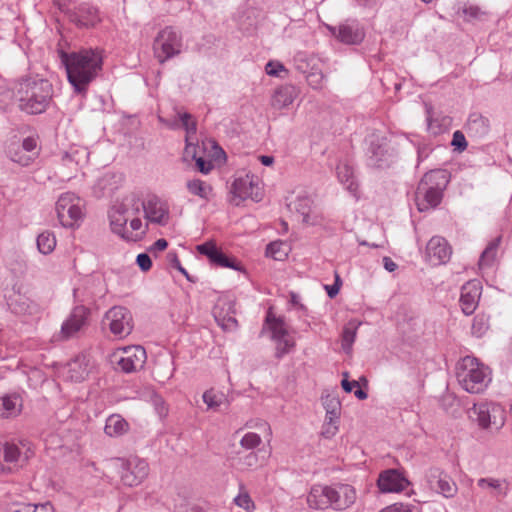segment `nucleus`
I'll return each instance as SVG.
<instances>
[{
  "label": "nucleus",
  "instance_id": "38",
  "mask_svg": "<svg viewBox=\"0 0 512 512\" xmlns=\"http://www.w3.org/2000/svg\"><path fill=\"white\" fill-rule=\"evenodd\" d=\"M233 502L236 506L244 509L247 512H253L256 508L253 499L243 486L239 487V492L234 497Z\"/></svg>",
  "mask_w": 512,
  "mask_h": 512
},
{
  "label": "nucleus",
  "instance_id": "18",
  "mask_svg": "<svg viewBox=\"0 0 512 512\" xmlns=\"http://www.w3.org/2000/svg\"><path fill=\"white\" fill-rule=\"evenodd\" d=\"M141 203L134 195H129L123 198L122 201L116 202L109 211L110 226L113 230L114 214L118 212L123 219H125V226H128L130 219L138 216L140 212Z\"/></svg>",
  "mask_w": 512,
  "mask_h": 512
},
{
  "label": "nucleus",
  "instance_id": "37",
  "mask_svg": "<svg viewBox=\"0 0 512 512\" xmlns=\"http://www.w3.org/2000/svg\"><path fill=\"white\" fill-rule=\"evenodd\" d=\"M361 325L360 321L351 320L344 327L342 334V345L345 350H349L355 341L358 327Z\"/></svg>",
  "mask_w": 512,
  "mask_h": 512
},
{
  "label": "nucleus",
  "instance_id": "5",
  "mask_svg": "<svg viewBox=\"0 0 512 512\" xmlns=\"http://www.w3.org/2000/svg\"><path fill=\"white\" fill-rule=\"evenodd\" d=\"M111 464L114 468L121 469L120 481L127 487L139 486L150 473L148 462L138 456L116 458L112 460Z\"/></svg>",
  "mask_w": 512,
  "mask_h": 512
},
{
  "label": "nucleus",
  "instance_id": "30",
  "mask_svg": "<svg viewBox=\"0 0 512 512\" xmlns=\"http://www.w3.org/2000/svg\"><path fill=\"white\" fill-rule=\"evenodd\" d=\"M104 431L110 437H119L129 431V424L121 415L113 414L107 418Z\"/></svg>",
  "mask_w": 512,
  "mask_h": 512
},
{
  "label": "nucleus",
  "instance_id": "39",
  "mask_svg": "<svg viewBox=\"0 0 512 512\" xmlns=\"http://www.w3.org/2000/svg\"><path fill=\"white\" fill-rule=\"evenodd\" d=\"M289 253V247L282 241H275L270 243L266 249V255L275 260H284Z\"/></svg>",
  "mask_w": 512,
  "mask_h": 512
},
{
  "label": "nucleus",
  "instance_id": "36",
  "mask_svg": "<svg viewBox=\"0 0 512 512\" xmlns=\"http://www.w3.org/2000/svg\"><path fill=\"white\" fill-rule=\"evenodd\" d=\"M437 491L444 497H453L457 492V485L449 476L440 474L437 481Z\"/></svg>",
  "mask_w": 512,
  "mask_h": 512
},
{
  "label": "nucleus",
  "instance_id": "47",
  "mask_svg": "<svg viewBox=\"0 0 512 512\" xmlns=\"http://www.w3.org/2000/svg\"><path fill=\"white\" fill-rule=\"evenodd\" d=\"M213 264L216 266H219V267H224V268H232L235 270L239 269L235 260L228 258L222 251H220V253L218 254V256Z\"/></svg>",
  "mask_w": 512,
  "mask_h": 512
},
{
  "label": "nucleus",
  "instance_id": "48",
  "mask_svg": "<svg viewBox=\"0 0 512 512\" xmlns=\"http://www.w3.org/2000/svg\"><path fill=\"white\" fill-rule=\"evenodd\" d=\"M213 264L216 266H219V267H224V268H232L235 270L239 269L235 260L228 258L222 251H220V253L218 254V256Z\"/></svg>",
  "mask_w": 512,
  "mask_h": 512
},
{
  "label": "nucleus",
  "instance_id": "2",
  "mask_svg": "<svg viewBox=\"0 0 512 512\" xmlns=\"http://www.w3.org/2000/svg\"><path fill=\"white\" fill-rule=\"evenodd\" d=\"M19 108L28 114L44 112L53 95V88L49 81L44 79H25L17 88Z\"/></svg>",
  "mask_w": 512,
  "mask_h": 512
},
{
  "label": "nucleus",
  "instance_id": "10",
  "mask_svg": "<svg viewBox=\"0 0 512 512\" xmlns=\"http://www.w3.org/2000/svg\"><path fill=\"white\" fill-rule=\"evenodd\" d=\"M34 455V447L27 441L6 442L3 445V464L9 469V473L26 465Z\"/></svg>",
  "mask_w": 512,
  "mask_h": 512
},
{
  "label": "nucleus",
  "instance_id": "7",
  "mask_svg": "<svg viewBox=\"0 0 512 512\" xmlns=\"http://www.w3.org/2000/svg\"><path fill=\"white\" fill-rule=\"evenodd\" d=\"M146 351L139 345L115 349L110 355V361L117 369L131 373L143 367L146 362Z\"/></svg>",
  "mask_w": 512,
  "mask_h": 512
},
{
  "label": "nucleus",
  "instance_id": "35",
  "mask_svg": "<svg viewBox=\"0 0 512 512\" xmlns=\"http://www.w3.org/2000/svg\"><path fill=\"white\" fill-rule=\"evenodd\" d=\"M180 119L186 130V151L189 152L190 149L193 148V136L196 133V122L188 113L180 114Z\"/></svg>",
  "mask_w": 512,
  "mask_h": 512
},
{
  "label": "nucleus",
  "instance_id": "57",
  "mask_svg": "<svg viewBox=\"0 0 512 512\" xmlns=\"http://www.w3.org/2000/svg\"><path fill=\"white\" fill-rule=\"evenodd\" d=\"M348 377H349V374L347 372H344L343 379L341 381V386L345 392L350 393V392H352V385H358V381H356V380L349 381Z\"/></svg>",
  "mask_w": 512,
  "mask_h": 512
},
{
  "label": "nucleus",
  "instance_id": "26",
  "mask_svg": "<svg viewBox=\"0 0 512 512\" xmlns=\"http://www.w3.org/2000/svg\"><path fill=\"white\" fill-rule=\"evenodd\" d=\"M298 90L293 85L278 87L271 97V105L277 110L289 107L298 96Z\"/></svg>",
  "mask_w": 512,
  "mask_h": 512
},
{
  "label": "nucleus",
  "instance_id": "44",
  "mask_svg": "<svg viewBox=\"0 0 512 512\" xmlns=\"http://www.w3.org/2000/svg\"><path fill=\"white\" fill-rule=\"evenodd\" d=\"M197 251L200 254L205 255L213 264L221 250L216 246L215 242L208 241L201 245H198Z\"/></svg>",
  "mask_w": 512,
  "mask_h": 512
},
{
  "label": "nucleus",
  "instance_id": "56",
  "mask_svg": "<svg viewBox=\"0 0 512 512\" xmlns=\"http://www.w3.org/2000/svg\"><path fill=\"white\" fill-rule=\"evenodd\" d=\"M196 166L203 174H208L213 168L211 161H206L202 157L196 159Z\"/></svg>",
  "mask_w": 512,
  "mask_h": 512
},
{
  "label": "nucleus",
  "instance_id": "54",
  "mask_svg": "<svg viewBox=\"0 0 512 512\" xmlns=\"http://www.w3.org/2000/svg\"><path fill=\"white\" fill-rule=\"evenodd\" d=\"M452 145L461 151L466 148L467 142L465 136L460 131L454 132Z\"/></svg>",
  "mask_w": 512,
  "mask_h": 512
},
{
  "label": "nucleus",
  "instance_id": "58",
  "mask_svg": "<svg viewBox=\"0 0 512 512\" xmlns=\"http://www.w3.org/2000/svg\"><path fill=\"white\" fill-rule=\"evenodd\" d=\"M168 246V242L165 239H158L149 249L150 252H162Z\"/></svg>",
  "mask_w": 512,
  "mask_h": 512
},
{
  "label": "nucleus",
  "instance_id": "19",
  "mask_svg": "<svg viewBox=\"0 0 512 512\" xmlns=\"http://www.w3.org/2000/svg\"><path fill=\"white\" fill-rule=\"evenodd\" d=\"M452 254L451 247L446 239L440 236L432 237L426 247V256L432 265L446 263Z\"/></svg>",
  "mask_w": 512,
  "mask_h": 512
},
{
  "label": "nucleus",
  "instance_id": "53",
  "mask_svg": "<svg viewBox=\"0 0 512 512\" xmlns=\"http://www.w3.org/2000/svg\"><path fill=\"white\" fill-rule=\"evenodd\" d=\"M136 262L142 271H148L151 269L152 261L146 253L139 254L136 258Z\"/></svg>",
  "mask_w": 512,
  "mask_h": 512
},
{
  "label": "nucleus",
  "instance_id": "29",
  "mask_svg": "<svg viewBox=\"0 0 512 512\" xmlns=\"http://www.w3.org/2000/svg\"><path fill=\"white\" fill-rule=\"evenodd\" d=\"M75 163V170L82 169L89 163V151L82 146H73L63 158V164L71 168V164Z\"/></svg>",
  "mask_w": 512,
  "mask_h": 512
},
{
  "label": "nucleus",
  "instance_id": "34",
  "mask_svg": "<svg viewBox=\"0 0 512 512\" xmlns=\"http://www.w3.org/2000/svg\"><path fill=\"white\" fill-rule=\"evenodd\" d=\"M37 248L40 253L48 255L52 253L56 247L57 240L54 233L50 231H44L37 237Z\"/></svg>",
  "mask_w": 512,
  "mask_h": 512
},
{
  "label": "nucleus",
  "instance_id": "22",
  "mask_svg": "<svg viewBox=\"0 0 512 512\" xmlns=\"http://www.w3.org/2000/svg\"><path fill=\"white\" fill-rule=\"evenodd\" d=\"M336 39L344 44H358L364 39V31L357 23H342L337 27L328 26Z\"/></svg>",
  "mask_w": 512,
  "mask_h": 512
},
{
  "label": "nucleus",
  "instance_id": "4",
  "mask_svg": "<svg viewBox=\"0 0 512 512\" xmlns=\"http://www.w3.org/2000/svg\"><path fill=\"white\" fill-rule=\"evenodd\" d=\"M449 173L443 169L426 173L417 188L416 203L419 211L436 207L442 199L443 190L449 183Z\"/></svg>",
  "mask_w": 512,
  "mask_h": 512
},
{
  "label": "nucleus",
  "instance_id": "31",
  "mask_svg": "<svg viewBox=\"0 0 512 512\" xmlns=\"http://www.w3.org/2000/svg\"><path fill=\"white\" fill-rule=\"evenodd\" d=\"M265 324L271 333L272 340L280 339L289 333L285 322L281 318L275 317L271 311L267 313Z\"/></svg>",
  "mask_w": 512,
  "mask_h": 512
},
{
  "label": "nucleus",
  "instance_id": "11",
  "mask_svg": "<svg viewBox=\"0 0 512 512\" xmlns=\"http://www.w3.org/2000/svg\"><path fill=\"white\" fill-rule=\"evenodd\" d=\"M473 413L477 416L478 425L483 429H501L506 421L505 409L497 403H481L474 405Z\"/></svg>",
  "mask_w": 512,
  "mask_h": 512
},
{
  "label": "nucleus",
  "instance_id": "33",
  "mask_svg": "<svg viewBox=\"0 0 512 512\" xmlns=\"http://www.w3.org/2000/svg\"><path fill=\"white\" fill-rule=\"evenodd\" d=\"M202 398L207 405V409L213 411H218L227 402L225 394L214 389L205 391Z\"/></svg>",
  "mask_w": 512,
  "mask_h": 512
},
{
  "label": "nucleus",
  "instance_id": "51",
  "mask_svg": "<svg viewBox=\"0 0 512 512\" xmlns=\"http://www.w3.org/2000/svg\"><path fill=\"white\" fill-rule=\"evenodd\" d=\"M87 12H88V16L87 17L80 16L79 22L84 26L96 25L100 21L97 10L94 8H89Z\"/></svg>",
  "mask_w": 512,
  "mask_h": 512
},
{
  "label": "nucleus",
  "instance_id": "15",
  "mask_svg": "<svg viewBox=\"0 0 512 512\" xmlns=\"http://www.w3.org/2000/svg\"><path fill=\"white\" fill-rule=\"evenodd\" d=\"M289 208L302 216V221L309 225L319 224L322 220L320 213L311 196L306 193H299L294 200L290 201Z\"/></svg>",
  "mask_w": 512,
  "mask_h": 512
},
{
  "label": "nucleus",
  "instance_id": "14",
  "mask_svg": "<svg viewBox=\"0 0 512 512\" xmlns=\"http://www.w3.org/2000/svg\"><path fill=\"white\" fill-rule=\"evenodd\" d=\"M10 159L21 166L30 165L38 156V142L34 137L25 138L21 144H12L9 147Z\"/></svg>",
  "mask_w": 512,
  "mask_h": 512
},
{
  "label": "nucleus",
  "instance_id": "27",
  "mask_svg": "<svg viewBox=\"0 0 512 512\" xmlns=\"http://www.w3.org/2000/svg\"><path fill=\"white\" fill-rule=\"evenodd\" d=\"M90 373L89 361L84 355L77 356L67 365V378L74 382L84 381Z\"/></svg>",
  "mask_w": 512,
  "mask_h": 512
},
{
  "label": "nucleus",
  "instance_id": "23",
  "mask_svg": "<svg viewBox=\"0 0 512 512\" xmlns=\"http://www.w3.org/2000/svg\"><path fill=\"white\" fill-rule=\"evenodd\" d=\"M88 316V310L83 306L75 307L70 316L63 322L60 337L68 339L78 333L85 325Z\"/></svg>",
  "mask_w": 512,
  "mask_h": 512
},
{
  "label": "nucleus",
  "instance_id": "42",
  "mask_svg": "<svg viewBox=\"0 0 512 512\" xmlns=\"http://www.w3.org/2000/svg\"><path fill=\"white\" fill-rule=\"evenodd\" d=\"M323 406L326 410V415H331L334 418H340L341 404L339 399L334 395H327L323 398Z\"/></svg>",
  "mask_w": 512,
  "mask_h": 512
},
{
  "label": "nucleus",
  "instance_id": "55",
  "mask_svg": "<svg viewBox=\"0 0 512 512\" xmlns=\"http://www.w3.org/2000/svg\"><path fill=\"white\" fill-rule=\"evenodd\" d=\"M463 14L467 17V19H475L479 18L483 12L479 7L470 5L463 8Z\"/></svg>",
  "mask_w": 512,
  "mask_h": 512
},
{
  "label": "nucleus",
  "instance_id": "61",
  "mask_svg": "<svg viewBox=\"0 0 512 512\" xmlns=\"http://www.w3.org/2000/svg\"><path fill=\"white\" fill-rule=\"evenodd\" d=\"M391 506H398L399 509H397V512H414L415 507L409 504H403V503H394Z\"/></svg>",
  "mask_w": 512,
  "mask_h": 512
},
{
  "label": "nucleus",
  "instance_id": "16",
  "mask_svg": "<svg viewBox=\"0 0 512 512\" xmlns=\"http://www.w3.org/2000/svg\"><path fill=\"white\" fill-rule=\"evenodd\" d=\"M308 507L316 511H325L333 509L332 486L315 484L313 485L306 497Z\"/></svg>",
  "mask_w": 512,
  "mask_h": 512
},
{
  "label": "nucleus",
  "instance_id": "49",
  "mask_svg": "<svg viewBox=\"0 0 512 512\" xmlns=\"http://www.w3.org/2000/svg\"><path fill=\"white\" fill-rule=\"evenodd\" d=\"M265 71L268 75L276 77H281V72H287L283 64L279 61H269L266 64Z\"/></svg>",
  "mask_w": 512,
  "mask_h": 512
},
{
  "label": "nucleus",
  "instance_id": "1",
  "mask_svg": "<svg viewBox=\"0 0 512 512\" xmlns=\"http://www.w3.org/2000/svg\"><path fill=\"white\" fill-rule=\"evenodd\" d=\"M100 51L87 49L66 56L65 65L69 83L77 93L85 94L88 85L102 68Z\"/></svg>",
  "mask_w": 512,
  "mask_h": 512
},
{
  "label": "nucleus",
  "instance_id": "52",
  "mask_svg": "<svg viewBox=\"0 0 512 512\" xmlns=\"http://www.w3.org/2000/svg\"><path fill=\"white\" fill-rule=\"evenodd\" d=\"M324 76L321 72H311L307 76V82L313 89H321L323 87Z\"/></svg>",
  "mask_w": 512,
  "mask_h": 512
},
{
  "label": "nucleus",
  "instance_id": "24",
  "mask_svg": "<svg viewBox=\"0 0 512 512\" xmlns=\"http://www.w3.org/2000/svg\"><path fill=\"white\" fill-rule=\"evenodd\" d=\"M481 286L478 281H469L463 285L460 296V306L464 314L471 315L478 306Z\"/></svg>",
  "mask_w": 512,
  "mask_h": 512
},
{
  "label": "nucleus",
  "instance_id": "59",
  "mask_svg": "<svg viewBox=\"0 0 512 512\" xmlns=\"http://www.w3.org/2000/svg\"><path fill=\"white\" fill-rule=\"evenodd\" d=\"M494 253H495V250L493 248H487L481 255V258H480V261H479V265L480 267H483L487 264V259L488 258H493L494 257Z\"/></svg>",
  "mask_w": 512,
  "mask_h": 512
},
{
  "label": "nucleus",
  "instance_id": "8",
  "mask_svg": "<svg viewBox=\"0 0 512 512\" xmlns=\"http://www.w3.org/2000/svg\"><path fill=\"white\" fill-rule=\"evenodd\" d=\"M104 328L119 339L127 337L133 329V318L128 309L122 306L110 308L103 319Z\"/></svg>",
  "mask_w": 512,
  "mask_h": 512
},
{
  "label": "nucleus",
  "instance_id": "46",
  "mask_svg": "<svg viewBox=\"0 0 512 512\" xmlns=\"http://www.w3.org/2000/svg\"><path fill=\"white\" fill-rule=\"evenodd\" d=\"M488 329V321L484 316H476L472 324V333L481 337Z\"/></svg>",
  "mask_w": 512,
  "mask_h": 512
},
{
  "label": "nucleus",
  "instance_id": "43",
  "mask_svg": "<svg viewBox=\"0 0 512 512\" xmlns=\"http://www.w3.org/2000/svg\"><path fill=\"white\" fill-rule=\"evenodd\" d=\"M339 418H334L331 415H325V421L322 426L321 434L323 437L330 439L335 436L339 430Z\"/></svg>",
  "mask_w": 512,
  "mask_h": 512
},
{
  "label": "nucleus",
  "instance_id": "9",
  "mask_svg": "<svg viewBox=\"0 0 512 512\" xmlns=\"http://www.w3.org/2000/svg\"><path fill=\"white\" fill-rule=\"evenodd\" d=\"M181 37L172 27H165L155 38L154 55L160 63H164L181 51Z\"/></svg>",
  "mask_w": 512,
  "mask_h": 512
},
{
  "label": "nucleus",
  "instance_id": "28",
  "mask_svg": "<svg viewBox=\"0 0 512 512\" xmlns=\"http://www.w3.org/2000/svg\"><path fill=\"white\" fill-rule=\"evenodd\" d=\"M23 407L22 398L18 394H8L0 397V418L18 416Z\"/></svg>",
  "mask_w": 512,
  "mask_h": 512
},
{
  "label": "nucleus",
  "instance_id": "64",
  "mask_svg": "<svg viewBox=\"0 0 512 512\" xmlns=\"http://www.w3.org/2000/svg\"><path fill=\"white\" fill-rule=\"evenodd\" d=\"M326 289H327V293L330 297L336 296L339 292V287L337 286V284H335L333 286H327Z\"/></svg>",
  "mask_w": 512,
  "mask_h": 512
},
{
  "label": "nucleus",
  "instance_id": "25",
  "mask_svg": "<svg viewBox=\"0 0 512 512\" xmlns=\"http://www.w3.org/2000/svg\"><path fill=\"white\" fill-rule=\"evenodd\" d=\"M477 486L490 496L505 497L509 491V482L504 478L484 477L477 480Z\"/></svg>",
  "mask_w": 512,
  "mask_h": 512
},
{
  "label": "nucleus",
  "instance_id": "40",
  "mask_svg": "<svg viewBox=\"0 0 512 512\" xmlns=\"http://www.w3.org/2000/svg\"><path fill=\"white\" fill-rule=\"evenodd\" d=\"M337 175L342 183L347 185V189L353 193L357 191V184L353 180V170L350 166L343 164L337 167Z\"/></svg>",
  "mask_w": 512,
  "mask_h": 512
},
{
  "label": "nucleus",
  "instance_id": "60",
  "mask_svg": "<svg viewBox=\"0 0 512 512\" xmlns=\"http://www.w3.org/2000/svg\"><path fill=\"white\" fill-rule=\"evenodd\" d=\"M353 389H355L354 394L359 400H365L368 397L367 393L360 388L359 383L358 385H352V390Z\"/></svg>",
  "mask_w": 512,
  "mask_h": 512
},
{
  "label": "nucleus",
  "instance_id": "17",
  "mask_svg": "<svg viewBox=\"0 0 512 512\" xmlns=\"http://www.w3.org/2000/svg\"><path fill=\"white\" fill-rule=\"evenodd\" d=\"M146 218L156 224L166 225L169 221V206L156 195H149L141 203Z\"/></svg>",
  "mask_w": 512,
  "mask_h": 512
},
{
  "label": "nucleus",
  "instance_id": "45",
  "mask_svg": "<svg viewBox=\"0 0 512 512\" xmlns=\"http://www.w3.org/2000/svg\"><path fill=\"white\" fill-rule=\"evenodd\" d=\"M261 443V437L254 432L246 433L240 440L241 447L247 450L257 448Z\"/></svg>",
  "mask_w": 512,
  "mask_h": 512
},
{
  "label": "nucleus",
  "instance_id": "12",
  "mask_svg": "<svg viewBox=\"0 0 512 512\" xmlns=\"http://www.w3.org/2000/svg\"><path fill=\"white\" fill-rule=\"evenodd\" d=\"M231 193V201L235 205H239L245 199L259 201L262 197L261 183L254 176L245 175L233 182Z\"/></svg>",
  "mask_w": 512,
  "mask_h": 512
},
{
  "label": "nucleus",
  "instance_id": "50",
  "mask_svg": "<svg viewBox=\"0 0 512 512\" xmlns=\"http://www.w3.org/2000/svg\"><path fill=\"white\" fill-rule=\"evenodd\" d=\"M14 512H54L53 507L46 503L42 505H23Z\"/></svg>",
  "mask_w": 512,
  "mask_h": 512
},
{
  "label": "nucleus",
  "instance_id": "3",
  "mask_svg": "<svg viewBox=\"0 0 512 512\" xmlns=\"http://www.w3.org/2000/svg\"><path fill=\"white\" fill-rule=\"evenodd\" d=\"M457 378L465 391L478 394L491 382V370L477 358L466 356L458 364Z\"/></svg>",
  "mask_w": 512,
  "mask_h": 512
},
{
  "label": "nucleus",
  "instance_id": "32",
  "mask_svg": "<svg viewBox=\"0 0 512 512\" xmlns=\"http://www.w3.org/2000/svg\"><path fill=\"white\" fill-rule=\"evenodd\" d=\"M186 188L190 194L198 196L204 200H208L213 191L211 185L200 179L187 181Z\"/></svg>",
  "mask_w": 512,
  "mask_h": 512
},
{
  "label": "nucleus",
  "instance_id": "13",
  "mask_svg": "<svg viewBox=\"0 0 512 512\" xmlns=\"http://www.w3.org/2000/svg\"><path fill=\"white\" fill-rule=\"evenodd\" d=\"M113 218V232L125 240L138 241L146 234L147 225L138 216L131 218L128 226H125V219L118 212Z\"/></svg>",
  "mask_w": 512,
  "mask_h": 512
},
{
  "label": "nucleus",
  "instance_id": "63",
  "mask_svg": "<svg viewBox=\"0 0 512 512\" xmlns=\"http://www.w3.org/2000/svg\"><path fill=\"white\" fill-rule=\"evenodd\" d=\"M260 162L265 166H270L273 164L274 159L271 156L262 155L259 157Z\"/></svg>",
  "mask_w": 512,
  "mask_h": 512
},
{
  "label": "nucleus",
  "instance_id": "6",
  "mask_svg": "<svg viewBox=\"0 0 512 512\" xmlns=\"http://www.w3.org/2000/svg\"><path fill=\"white\" fill-rule=\"evenodd\" d=\"M56 213L63 227L76 228L84 218V204L77 195L66 192L56 202Z\"/></svg>",
  "mask_w": 512,
  "mask_h": 512
},
{
  "label": "nucleus",
  "instance_id": "62",
  "mask_svg": "<svg viewBox=\"0 0 512 512\" xmlns=\"http://www.w3.org/2000/svg\"><path fill=\"white\" fill-rule=\"evenodd\" d=\"M383 263L385 269L388 270L389 272H393L397 268V264L389 257H384Z\"/></svg>",
  "mask_w": 512,
  "mask_h": 512
},
{
  "label": "nucleus",
  "instance_id": "41",
  "mask_svg": "<svg viewBox=\"0 0 512 512\" xmlns=\"http://www.w3.org/2000/svg\"><path fill=\"white\" fill-rule=\"evenodd\" d=\"M276 344V357L282 358L289 353L296 345L295 339L288 333L280 339H273Z\"/></svg>",
  "mask_w": 512,
  "mask_h": 512
},
{
  "label": "nucleus",
  "instance_id": "21",
  "mask_svg": "<svg viewBox=\"0 0 512 512\" xmlns=\"http://www.w3.org/2000/svg\"><path fill=\"white\" fill-rule=\"evenodd\" d=\"M377 485L383 493H399L410 485V482L397 470L390 469L379 475Z\"/></svg>",
  "mask_w": 512,
  "mask_h": 512
},
{
  "label": "nucleus",
  "instance_id": "20",
  "mask_svg": "<svg viewBox=\"0 0 512 512\" xmlns=\"http://www.w3.org/2000/svg\"><path fill=\"white\" fill-rule=\"evenodd\" d=\"M333 510L344 511L350 508L357 500L356 489L344 483L332 484Z\"/></svg>",
  "mask_w": 512,
  "mask_h": 512
}]
</instances>
